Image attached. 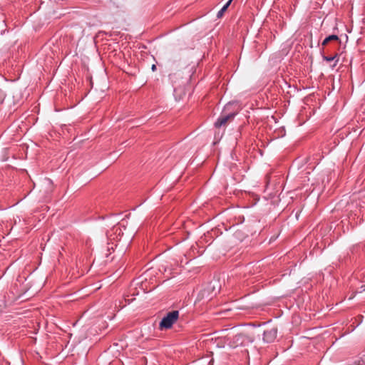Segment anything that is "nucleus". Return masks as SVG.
<instances>
[{"label": "nucleus", "mask_w": 365, "mask_h": 365, "mask_svg": "<svg viewBox=\"0 0 365 365\" xmlns=\"http://www.w3.org/2000/svg\"><path fill=\"white\" fill-rule=\"evenodd\" d=\"M155 69H156V66L153 64V65L152 66V70H153V71H155Z\"/></svg>", "instance_id": "1a4fd4ad"}, {"label": "nucleus", "mask_w": 365, "mask_h": 365, "mask_svg": "<svg viewBox=\"0 0 365 365\" xmlns=\"http://www.w3.org/2000/svg\"><path fill=\"white\" fill-rule=\"evenodd\" d=\"M363 287H364V288H363V290H365V285H364Z\"/></svg>", "instance_id": "9b49d317"}, {"label": "nucleus", "mask_w": 365, "mask_h": 365, "mask_svg": "<svg viewBox=\"0 0 365 365\" xmlns=\"http://www.w3.org/2000/svg\"><path fill=\"white\" fill-rule=\"evenodd\" d=\"M323 59L327 62H331L332 61H335L334 65L332 66V68H334L336 66V63L339 61V56H338V54H335L334 56H323Z\"/></svg>", "instance_id": "423d86ee"}, {"label": "nucleus", "mask_w": 365, "mask_h": 365, "mask_svg": "<svg viewBox=\"0 0 365 365\" xmlns=\"http://www.w3.org/2000/svg\"><path fill=\"white\" fill-rule=\"evenodd\" d=\"M277 336V329L275 327L266 329L263 334V340L267 343L274 341Z\"/></svg>", "instance_id": "7ed1b4c3"}, {"label": "nucleus", "mask_w": 365, "mask_h": 365, "mask_svg": "<svg viewBox=\"0 0 365 365\" xmlns=\"http://www.w3.org/2000/svg\"><path fill=\"white\" fill-rule=\"evenodd\" d=\"M179 317V312L178 310H173L168 312L160 322L159 327L160 329H168L173 327V325L177 322Z\"/></svg>", "instance_id": "f257e3e1"}, {"label": "nucleus", "mask_w": 365, "mask_h": 365, "mask_svg": "<svg viewBox=\"0 0 365 365\" xmlns=\"http://www.w3.org/2000/svg\"><path fill=\"white\" fill-rule=\"evenodd\" d=\"M227 344L232 348H235L242 345L245 341V336L242 334H237L227 339Z\"/></svg>", "instance_id": "f03ea898"}, {"label": "nucleus", "mask_w": 365, "mask_h": 365, "mask_svg": "<svg viewBox=\"0 0 365 365\" xmlns=\"http://www.w3.org/2000/svg\"><path fill=\"white\" fill-rule=\"evenodd\" d=\"M232 0H228V1L222 6V8L217 12V18H222L224 15V13L227 9L229 6L230 5Z\"/></svg>", "instance_id": "39448f33"}, {"label": "nucleus", "mask_w": 365, "mask_h": 365, "mask_svg": "<svg viewBox=\"0 0 365 365\" xmlns=\"http://www.w3.org/2000/svg\"><path fill=\"white\" fill-rule=\"evenodd\" d=\"M328 39L329 40V41H337L340 43V40H339V38L337 35H330L329 36H327Z\"/></svg>", "instance_id": "0eeeda50"}, {"label": "nucleus", "mask_w": 365, "mask_h": 365, "mask_svg": "<svg viewBox=\"0 0 365 365\" xmlns=\"http://www.w3.org/2000/svg\"><path fill=\"white\" fill-rule=\"evenodd\" d=\"M229 106H230V105H229V104L226 105V106H225V109H227V108H229Z\"/></svg>", "instance_id": "9d476101"}, {"label": "nucleus", "mask_w": 365, "mask_h": 365, "mask_svg": "<svg viewBox=\"0 0 365 365\" xmlns=\"http://www.w3.org/2000/svg\"><path fill=\"white\" fill-rule=\"evenodd\" d=\"M329 42V39H328V38L327 37V38H324V40L323 41V42H322V45H323V46H325V45H327Z\"/></svg>", "instance_id": "6e6552de"}, {"label": "nucleus", "mask_w": 365, "mask_h": 365, "mask_svg": "<svg viewBox=\"0 0 365 365\" xmlns=\"http://www.w3.org/2000/svg\"><path fill=\"white\" fill-rule=\"evenodd\" d=\"M235 115V114L234 113H228V114H222L218 118L217 121L215 123V126L216 128H220L221 126L225 125L229 120L234 118Z\"/></svg>", "instance_id": "20e7f679"}]
</instances>
